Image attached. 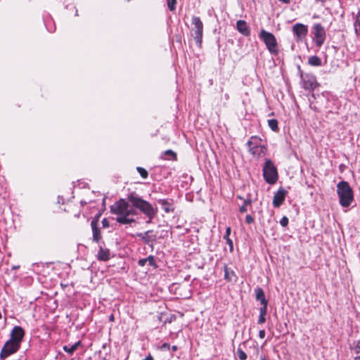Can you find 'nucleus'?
Returning a JSON list of instances; mask_svg holds the SVG:
<instances>
[{
  "label": "nucleus",
  "instance_id": "46",
  "mask_svg": "<svg viewBox=\"0 0 360 360\" xmlns=\"http://www.w3.org/2000/svg\"><path fill=\"white\" fill-rule=\"evenodd\" d=\"M259 337L261 339L264 338V337H265V331H264V330H260L259 331Z\"/></svg>",
  "mask_w": 360,
  "mask_h": 360
},
{
  "label": "nucleus",
  "instance_id": "41",
  "mask_svg": "<svg viewBox=\"0 0 360 360\" xmlns=\"http://www.w3.org/2000/svg\"><path fill=\"white\" fill-rule=\"evenodd\" d=\"M266 321L265 316L259 314L258 324H263Z\"/></svg>",
  "mask_w": 360,
  "mask_h": 360
},
{
  "label": "nucleus",
  "instance_id": "39",
  "mask_svg": "<svg viewBox=\"0 0 360 360\" xmlns=\"http://www.w3.org/2000/svg\"><path fill=\"white\" fill-rule=\"evenodd\" d=\"M169 349H170V345L169 343H167V342L163 343L160 347V349L163 350V351L169 350Z\"/></svg>",
  "mask_w": 360,
  "mask_h": 360
},
{
  "label": "nucleus",
  "instance_id": "8",
  "mask_svg": "<svg viewBox=\"0 0 360 360\" xmlns=\"http://www.w3.org/2000/svg\"><path fill=\"white\" fill-rule=\"evenodd\" d=\"M20 347V345L9 340L6 342L0 352V359L4 360L11 355L16 353Z\"/></svg>",
  "mask_w": 360,
  "mask_h": 360
},
{
  "label": "nucleus",
  "instance_id": "48",
  "mask_svg": "<svg viewBox=\"0 0 360 360\" xmlns=\"http://www.w3.org/2000/svg\"><path fill=\"white\" fill-rule=\"evenodd\" d=\"M279 1H281L284 4H288L290 3V0H278Z\"/></svg>",
  "mask_w": 360,
  "mask_h": 360
},
{
  "label": "nucleus",
  "instance_id": "18",
  "mask_svg": "<svg viewBox=\"0 0 360 360\" xmlns=\"http://www.w3.org/2000/svg\"><path fill=\"white\" fill-rule=\"evenodd\" d=\"M153 233L152 230H148L144 233H139L137 236L145 243L149 244L150 242L155 240L156 236L151 235Z\"/></svg>",
  "mask_w": 360,
  "mask_h": 360
},
{
  "label": "nucleus",
  "instance_id": "52",
  "mask_svg": "<svg viewBox=\"0 0 360 360\" xmlns=\"http://www.w3.org/2000/svg\"><path fill=\"white\" fill-rule=\"evenodd\" d=\"M79 216H80V214H79V213H78V214H75V217H77V218H79Z\"/></svg>",
  "mask_w": 360,
  "mask_h": 360
},
{
  "label": "nucleus",
  "instance_id": "17",
  "mask_svg": "<svg viewBox=\"0 0 360 360\" xmlns=\"http://www.w3.org/2000/svg\"><path fill=\"white\" fill-rule=\"evenodd\" d=\"M224 279L229 282L231 281H236L238 279V276L235 271L231 269V268H229L227 264H224Z\"/></svg>",
  "mask_w": 360,
  "mask_h": 360
},
{
  "label": "nucleus",
  "instance_id": "19",
  "mask_svg": "<svg viewBox=\"0 0 360 360\" xmlns=\"http://www.w3.org/2000/svg\"><path fill=\"white\" fill-rule=\"evenodd\" d=\"M96 257L99 261H108L110 259V252L108 249L100 246Z\"/></svg>",
  "mask_w": 360,
  "mask_h": 360
},
{
  "label": "nucleus",
  "instance_id": "11",
  "mask_svg": "<svg viewBox=\"0 0 360 360\" xmlns=\"http://www.w3.org/2000/svg\"><path fill=\"white\" fill-rule=\"evenodd\" d=\"M10 336V341L20 345L25 336V330L22 327L15 326L11 330Z\"/></svg>",
  "mask_w": 360,
  "mask_h": 360
},
{
  "label": "nucleus",
  "instance_id": "1",
  "mask_svg": "<svg viewBox=\"0 0 360 360\" xmlns=\"http://www.w3.org/2000/svg\"><path fill=\"white\" fill-rule=\"evenodd\" d=\"M127 200L131 202L133 207L139 210L141 213L147 217V224L151 223L153 219L158 214V208L153 207L149 202L142 199L135 192H131L128 194Z\"/></svg>",
  "mask_w": 360,
  "mask_h": 360
},
{
  "label": "nucleus",
  "instance_id": "14",
  "mask_svg": "<svg viewBox=\"0 0 360 360\" xmlns=\"http://www.w3.org/2000/svg\"><path fill=\"white\" fill-rule=\"evenodd\" d=\"M261 139L256 136H251L247 143L249 148V152L251 153L254 156L257 153L259 146L261 143Z\"/></svg>",
  "mask_w": 360,
  "mask_h": 360
},
{
  "label": "nucleus",
  "instance_id": "4",
  "mask_svg": "<svg viewBox=\"0 0 360 360\" xmlns=\"http://www.w3.org/2000/svg\"><path fill=\"white\" fill-rule=\"evenodd\" d=\"M263 176L266 183L272 185L278 180V172L274 162L268 159L266 160L263 167Z\"/></svg>",
  "mask_w": 360,
  "mask_h": 360
},
{
  "label": "nucleus",
  "instance_id": "35",
  "mask_svg": "<svg viewBox=\"0 0 360 360\" xmlns=\"http://www.w3.org/2000/svg\"><path fill=\"white\" fill-rule=\"evenodd\" d=\"M147 262H148L151 266H155L156 265L155 258L152 255H150L147 257Z\"/></svg>",
  "mask_w": 360,
  "mask_h": 360
},
{
  "label": "nucleus",
  "instance_id": "54",
  "mask_svg": "<svg viewBox=\"0 0 360 360\" xmlns=\"http://www.w3.org/2000/svg\"><path fill=\"white\" fill-rule=\"evenodd\" d=\"M127 1H129L130 0H127Z\"/></svg>",
  "mask_w": 360,
  "mask_h": 360
},
{
  "label": "nucleus",
  "instance_id": "51",
  "mask_svg": "<svg viewBox=\"0 0 360 360\" xmlns=\"http://www.w3.org/2000/svg\"><path fill=\"white\" fill-rule=\"evenodd\" d=\"M110 321H114V316L112 314L110 318H109Z\"/></svg>",
  "mask_w": 360,
  "mask_h": 360
},
{
  "label": "nucleus",
  "instance_id": "24",
  "mask_svg": "<svg viewBox=\"0 0 360 360\" xmlns=\"http://www.w3.org/2000/svg\"><path fill=\"white\" fill-rule=\"evenodd\" d=\"M308 63L311 66L319 67L322 65L321 59L317 56H310L308 59Z\"/></svg>",
  "mask_w": 360,
  "mask_h": 360
},
{
  "label": "nucleus",
  "instance_id": "22",
  "mask_svg": "<svg viewBox=\"0 0 360 360\" xmlns=\"http://www.w3.org/2000/svg\"><path fill=\"white\" fill-rule=\"evenodd\" d=\"M160 158L163 160H176V153L174 152L172 150H167L160 156Z\"/></svg>",
  "mask_w": 360,
  "mask_h": 360
},
{
  "label": "nucleus",
  "instance_id": "9",
  "mask_svg": "<svg viewBox=\"0 0 360 360\" xmlns=\"http://www.w3.org/2000/svg\"><path fill=\"white\" fill-rule=\"evenodd\" d=\"M292 32L296 41H302L307 34V26L302 23H296L292 26Z\"/></svg>",
  "mask_w": 360,
  "mask_h": 360
},
{
  "label": "nucleus",
  "instance_id": "25",
  "mask_svg": "<svg viewBox=\"0 0 360 360\" xmlns=\"http://www.w3.org/2000/svg\"><path fill=\"white\" fill-rule=\"evenodd\" d=\"M351 349L356 354L355 359H360V341H358L356 344L354 343Z\"/></svg>",
  "mask_w": 360,
  "mask_h": 360
},
{
  "label": "nucleus",
  "instance_id": "3",
  "mask_svg": "<svg viewBox=\"0 0 360 360\" xmlns=\"http://www.w3.org/2000/svg\"><path fill=\"white\" fill-rule=\"evenodd\" d=\"M259 38L264 43L267 50L274 56L278 54V42L275 36L262 29L259 33Z\"/></svg>",
  "mask_w": 360,
  "mask_h": 360
},
{
  "label": "nucleus",
  "instance_id": "37",
  "mask_svg": "<svg viewBox=\"0 0 360 360\" xmlns=\"http://www.w3.org/2000/svg\"><path fill=\"white\" fill-rule=\"evenodd\" d=\"M101 216V212L97 213L94 216V217L93 218V219L91 220V222H95V224H98V221H99Z\"/></svg>",
  "mask_w": 360,
  "mask_h": 360
},
{
  "label": "nucleus",
  "instance_id": "21",
  "mask_svg": "<svg viewBox=\"0 0 360 360\" xmlns=\"http://www.w3.org/2000/svg\"><path fill=\"white\" fill-rule=\"evenodd\" d=\"M255 292L256 300L259 301L262 305L268 304V300L266 299L264 292L262 288L257 287Z\"/></svg>",
  "mask_w": 360,
  "mask_h": 360
},
{
  "label": "nucleus",
  "instance_id": "13",
  "mask_svg": "<svg viewBox=\"0 0 360 360\" xmlns=\"http://www.w3.org/2000/svg\"><path fill=\"white\" fill-rule=\"evenodd\" d=\"M288 192L283 188H280L274 194L273 205L274 207H279L284 202Z\"/></svg>",
  "mask_w": 360,
  "mask_h": 360
},
{
  "label": "nucleus",
  "instance_id": "42",
  "mask_svg": "<svg viewBox=\"0 0 360 360\" xmlns=\"http://www.w3.org/2000/svg\"><path fill=\"white\" fill-rule=\"evenodd\" d=\"M147 263V258L145 259H141L138 262V264L141 266H145V264Z\"/></svg>",
  "mask_w": 360,
  "mask_h": 360
},
{
  "label": "nucleus",
  "instance_id": "12",
  "mask_svg": "<svg viewBox=\"0 0 360 360\" xmlns=\"http://www.w3.org/2000/svg\"><path fill=\"white\" fill-rule=\"evenodd\" d=\"M136 214L137 212L135 209L128 207L125 216L117 217L115 220L121 224H130L136 222L135 219L130 217V216L136 215Z\"/></svg>",
  "mask_w": 360,
  "mask_h": 360
},
{
  "label": "nucleus",
  "instance_id": "38",
  "mask_svg": "<svg viewBox=\"0 0 360 360\" xmlns=\"http://www.w3.org/2000/svg\"><path fill=\"white\" fill-rule=\"evenodd\" d=\"M245 222L248 224H250L254 222V218L251 215L248 214L245 217Z\"/></svg>",
  "mask_w": 360,
  "mask_h": 360
},
{
  "label": "nucleus",
  "instance_id": "31",
  "mask_svg": "<svg viewBox=\"0 0 360 360\" xmlns=\"http://www.w3.org/2000/svg\"><path fill=\"white\" fill-rule=\"evenodd\" d=\"M168 8L171 11H174L176 9V0H167Z\"/></svg>",
  "mask_w": 360,
  "mask_h": 360
},
{
  "label": "nucleus",
  "instance_id": "2",
  "mask_svg": "<svg viewBox=\"0 0 360 360\" xmlns=\"http://www.w3.org/2000/svg\"><path fill=\"white\" fill-rule=\"evenodd\" d=\"M337 193L339 202L343 207H348L354 200V193L349 183L341 181L337 184Z\"/></svg>",
  "mask_w": 360,
  "mask_h": 360
},
{
  "label": "nucleus",
  "instance_id": "16",
  "mask_svg": "<svg viewBox=\"0 0 360 360\" xmlns=\"http://www.w3.org/2000/svg\"><path fill=\"white\" fill-rule=\"evenodd\" d=\"M237 30L245 37L250 35V29L248 23L243 20H239L236 22Z\"/></svg>",
  "mask_w": 360,
  "mask_h": 360
},
{
  "label": "nucleus",
  "instance_id": "20",
  "mask_svg": "<svg viewBox=\"0 0 360 360\" xmlns=\"http://www.w3.org/2000/svg\"><path fill=\"white\" fill-rule=\"evenodd\" d=\"M91 227L92 229L93 240L96 243H98L102 238L98 224H95V222H91Z\"/></svg>",
  "mask_w": 360,
  "mask_h": 360
},
{
  "label": "nucleus",
  "instance_id": "40",
  "mask_svg": "<svg viewBox=\"0 0 360 360\" xmlns=\"http://www.w3.org/2000/svg\"><path fill=\"white\" fill-rule=\"evenodd\" d=\"M102 226H103V228H108L110 226V223L106 218H104L102 220Z\"/></svg>",
  "mask_w": 360,
  "mask_h": 360
},
{
  "label": "nucleus",
  "instance_id": "10",
  "mask_svg": "<svg viewBox=\"0 0 360 360\" xmlns=\"http://www.w3.org/2000/svg\"><path fill=\"white\" fill-rule=\"evenodd\" d=\"M301 81L305 90L313 91L318 84L316 77L311 74H305Z\"/></svg>",
  "mask_w": 360,
  "mask_h": 360
},
{
  "label": "nucleus",
  "instance_id": "29",
  "mask_svg": "<svg viewBox=\"0 0 360 360\" xmlns=\"http://www.w3.org/2000/svg\"><path fill=\"white\" fill-rule=\"evenodd\" d=\"M252 204V200L250 198H248L244 200L243 205L240 207L239 212L240 213L245 212L247 211V206L250 205Z\"/></svg>",
  "mask_w": 360,
  "mask_h": 360
},
{
  "label": "nucleus",
  "instance_id": "34",
  "mask_svg": "<svg viewBox=\"0 0 360 360\" xmlns=\"http://www.w3.org/2000/svg\"><path fill=\"white\" fill-rule=\"evenodd\" d=\"M267 306L268 304H262V307L259 309V314L266 316L267 313Z\"/></svg>",
  "mask_w": 360,
  "mask_h": 360
},
{
  "label": "nucleus",
  "instance_id": "28",
  "mask_svg": "<svg viewBox=\"0 0 360 360\" xmlns=\"http://www.w3.org/2000/svg\"><path fill=\"white\" fill-rule=\"evenodd\" d=\"M236 354L240 360H246L248 358L246 353L241 349L240 346L237 349Z\"/></svg>",
  "mask_w": 360,
  "mask_h": 360
},
{
  "label": "nucleus",
  "instance_id": "6",
  "mask_svg": "<svg viewBox=\"0 0 360 360\" xmlns=\"http://www.w3.org/2000/svg\"><path fill=\"white\" fill-rule=\"evenodd\" d=\"M312 33L314 34L313 40L316 46L321 47L323 44L326 37L324 27L320 23H316L312 27Z\"/></svg>",
  "mask_w": 360,
  "mask_h": 360
},
{
  "label": "nucleus",
  "instance_id": "27",
  "mask_svg": "<svg viewBox=\"0 0 360 360\" xmlns=\"http://www.w3.org/2000/svg\"><path fill=\"white\" fill-rule=\"evenodd\" d=\"M268 124L270 129L274 131H278V121L276 119H271L268 120Z\"/></svg>",
  "mask_w": 360,
  "mask_h": 360
},
{
  "label": "nucleus",
  "instance_id": "30",
  "mask_svg": "<svg viewBox=\"0 0 360 360\" xmlns=\"http://www.w3.org/2000/svg\"><path fill=\"white\" fill-rule=\"evenodd\" d=\"M136 170L140 174V175L141 176L142 178H143V179L148 178V173L144 168H143L141 167H137Z\"/></svg>",
  "mask_w": 360,
  "mask_h": 360
},
{
  "label": "nucleus",
  "instance_id": "15",
  "mask_svg": "<svg viewBox=\"0 0 360 360\" xmlns=\"http://www.w3.org/2000/svg\"><path fill=\"white\" fill-rule=\"evenodd\" d=\"M158 202L162 206V210L166 213L174 212V206L172 199H158Z\"/></svg>",
  "mask_w": 360,
  "mask_h": 360
},
{
  "label": "nucleus",
  "instance_id": "32",
  "mask_svg": "<svg viewBox=\"0 0 360 360\" xmlns=\"http://www.w3.org/2000/svg\"><path fill=\"white\" fill-rule=\"evenodd\" d=\"M63 349L65 352H66L67 353H68L70 355L73 354V353L75 352V350L73 349L72 345L71 346L64 345L63 347Z\"/></svg>",
  "mask_w": 360,
  "mask_h": 360
},
{
  "label": "nucleus",
  "instance_id": "47",
  "mask_svg": "<svg viewBox=\"0 0 360 360\" xmlns=\"http://www.w3.org/2000/svg\"><path fill=\"white\" fill-rule=\"evenodd\" d=\"M143 360H153V358L151 355H149V356H146L145 359H143Z\"/></svg>",
  "mask_w": 360,
  "mask_h": 360
},
{
  "label": "nucleus",
  "instance_id": "36",
  "mask_svg": "<svg viewBox=\"0 0 360 360\" xmlns=\"http://www.w3.org/2000/svg\"><path fill=\"white\" fill-rule=\"evenodd\" d=\"M266 150V147L264 146H262L261 144L259 146V149L257 150V153L256 155L260 156L262 154H264Z\"/></svg>",
  "mask_w": 360,
  "mask_h": 360
},
{
  "label": "nucleus",
  "instance_id": "44",
  "mask_svg": "<svg viewBox=\"0 0 360 360\" xmlns=\"http://www.w3.org/2000/svg\"><path fill=\"white\" fill-rule=\"evenodd\" d=\"M81 341H77L76 342L75 344H73L72 345L73 349L75 350V352L77 349V348L81 345Z\"/></svg>",
  "mask_w": 360,
  "mask_h": 360
},
{
  "label": "nucleus",
  "instance_id": "26",
  "mask_svg": "<svg viewBox=\"0 0 360 360\" xmlns=\"http://www.w3.org/2000/svg\"><path fill=\"white\" fill-rule=\"evenodd\" d=\"M354 27L356 34L360 37V11L356 14Z\"/></svg>",
  "mask_w": 360,
  "mask_h": 360
},
{
  "label": "nucleus",
  "instance_id": "43",
  "mask_svg": "<svg viewBox=\"0 0 360 360\" xmlns=\"http://www.w3.org/2000/svg\"><path fill=\"white\" fill-rule=\"evenodd\" d=\"M81 341H77L76 342L75 344H73L72 345L73 349L75 350V352L77 349V348L81 345Z\"/></svg>",
  "mask_w": 360,
  "mask_h": 360
},
{
  "label": "nucleus",
  "instance_id": "45",
  "mask_svg": "<svg viewBox=\"0 0 360 360\" xmlns=\"http://www.w3.org/2000/svg\"><path fill=\"white\" fill-rule=\"evenodd\" d=\"M297 70H298L300 77L302 79L305 74L303 73V71L302 70L301 67L300 65L297 66Z\"/></svg>",
  "mask_w": 360,
  "mask_h": 360
},
{
  "label": "nucleus",
  "instance_id": "49",
  "mask_svg": "<svg viewBox=\"0 0 360 360\" xmlns=\"http://www.w3.org/2000/svg\"><path fill=\"white\" fill-rule=\"evenodd\" d=\"M172 349L173 352H175V351H176L178 349V347L176 345H173L172 347Z\"/></svg>",
  "mask_w": 360,
  "mask_h": 360
},
{
  "label": "nucleus",
  "instance_id": "53",
  "mask_svg": "<svg viewBox=\"0 0 360 360\" xmlns=\"http://www.w3.org/2000/svg\"><path fill=\"white\" fill-rule=\"evenodd\" d=\"M238 198L243 199L241 196H238Z\"/></svg>",
  "mask_w": 360,
  "mask_h": 360
},
{
  "label": "nucleus",
  "instance_id": "23",
  "mask_svg": "<svg viewBox=\"0 0 360 360\" xmlns=\"http://www.w3.org/2000/svg\"><path fill=\"white\" fill-rule=\"evenodd\" d=\"M231 231V227H227L226 229V233L224 236V238L226 240V243L229 246L230 252H232L233 251V243L232 240L229 238Z\"/></svg>",
  "mask_w": 360,
  "mask_h": 360
},
{
  "label": "nucleus",
  "instance_id": "7",
  "mask_svg": "<svg viewBox=\"0 0 360 360\" xmlns=\"http://www.w3.org/2000/svg\"><path fill=\"white\" fill-rule=\"evenodd\" d=\"M128 207H129V200L120 198L110 206V212L117 217L125 216Z\"/></svg>",
  "mask_w": 360,
  "mask_h": 360
},
{
  "label": "nucleus",
  "instance_id": "33",
  "mask_svg": "<svg viewBox=\"0 0 360 360\" xmlns=\"http://www.w3.org/2000/svg\"><path fill=\"white\" fill-rule=\"evenodd\" d=\"M288 222H289V220H288V218L285 216H283L281 219L280 220V224L283 226V227H285L288 226Z\"/></svg>",
  "mask_w": 360,
  "mask_h": 360
},
{
  "label": "nucleus",
  "instance_id": "50",
  "mask_svg": "<svg viewBox=\"0 0 360 360\" xmlns=\"http://www.w3.org/2000/svg\"><path fill=\"white\" fill-rule=\"evenodd\" d=\"M80 203H81L82 206H84V205L87 204V202L86 201H84V200H81Z\"/></svg>",
  "mask_w": 360,
  "mask_h": 360
},
{
  "label": "nucleus",
  "instance_id": "5",
  "mask_svg": "<svg viewBox=\"0 0 360 360\" xmlns=\"http://www.w3.org/2000/svg\"><path fill=\"white\" fill-rule=\"evenodd\" d=\"M192 25L194 27L192 31L194 32L193 37L196 44L200 47L202 41V33H203V24L200 18L198 16H193L192 18Z\"/></svg>",
  "mask_w": 360,
  "mask_h": 360
}]
</instances>
